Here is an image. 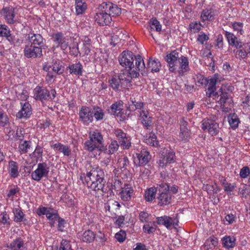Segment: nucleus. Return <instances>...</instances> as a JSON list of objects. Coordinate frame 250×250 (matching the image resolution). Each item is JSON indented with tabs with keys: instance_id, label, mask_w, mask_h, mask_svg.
Here are the masks:
<instances>
[{
	"instance_id": "obj_33",
	"label": "nucleus",
	"mask_w": 250,
	"mask_h": 250,
	"mask_svg": "<svg viewBox=\"0 0 250 250\" xmlns=\"http://www.w3.org/2000/svg\"><path fill=\"white\" fill-rule=\"evenodd\" d=\"M95 238V234L94 232L90 230H87L83 232L82 235V240L83 242H85L86 243H91Z\"/></svg>"
},
{
	"instance_id": "obj_2",
	"label": "nucleus",
	"mask_w": 250,
	"mask_h": 250,
	"mask_svg": "<svg viewBox=\"0 0 250 250\" xmlns=\"http://www.w3.org/2000/svg\"><path fill=\"white\" fill-rule=\"evenodd\" d=\"M34 93L35 99L41 101L52 100L55 97L56 94L55 89H51L49 92L46 88L40 86H37L34 89Z\"/></svg>"
},
{
	"instance_id": "obj_5",
	"label": "nucleus",
	"mask_w": 250,
	"mask_h": 250,
	"mask_svg": "<svg viewBox=\"0 0 250 250\" xmlns=\"http://www.w3.org/2000/svg\"><path fill=\"white\" fill-rule=\"evenodd\" d=\"M49 167L45 163H39L37 168L31 173V177L34 180L39 181L42 177H47Z\"/></svg>"
},
{
	"instance_id": "obj_46",
	"label": "nucleus",
	"mask_w": 250,
	"mask_h": 250,
	"mask_svg": "<svg viewBox=\"0 0 250 250\" xmlns=\"http://www.w3.org/2000/svg\"><path fill=\"white\" fill-rule=\"evenodd\" d=\"M53 37L54 38V42L58 44V46L61 43H62L63 41L65 40V38L63 36L62 32H58L53 34Z\"/></svg>"
},
{
	"instance_id": "obj_62",
	"label": "nucleus",
	"mask_w": 250,
	"mask_h": 250,
	"mask_svg": "<svg viewBox=\"0 0 250 250\" xmlns=\"http://www.w3.org/2000/svg\"><path fill=\"white\" fill-rule=\"evenodd\" d=\"M208 37L204 33H201L197 38V41L202 44L204 43L205 41H208Z\"/></svg>"
},
{
	"instance_id": "obj_58",
	"label": "nucleus",
	"mask_w": 250,
	"mask_h": 250,
	"mask_svg": "<svg viewBox=\"0 0 250 250\" xmlns=\"http://www.w3.org/2000/svg\"><path fill=\"white\" fill-rule=\"evenodd\" d=\"M119 164L121 169L124 168V170L126 171V167L129 165V161L128 160L127 157L124 156L122 159H120Z\"/></svg>"
},
{
	"instance_id": "obj_20",
	"label": "nucleus",
	"mask_w": 250,
	"mask_h": 250,
	"mask_svg": "<svg viewBox=\"0 0 250 250\" xmlns=\"http://www.w3.org/2000/svg\"><path fill=\"white\" fill-rule=\"evenodd\" d=\"M118 76L122 82V84L125 87L127 86L128 84L131 82V76L130 75L129 69L122 70Z\"/></svg>"
},
{
	"instance_id": "obj_56",
	"label": "nucleus",
	"mask_w": 250,
	"mask_h": 250,
	"mask_svg": "<svg viewBox=\"0 0 250 250\" xmlns=\"http://www.w3.org/2000/svg\"><path fill=\"white\" fill-rule=\"evenodd\" d=\"M59 215L57 213H52L47 217L50 220V224L51 227L54 226L56 221L59 219Z\"/></svg>"
},
{
	"instance_id": "obj_14",
	"label": "nucleus",
	"mask_w": 250,
	"mask_h": 250,
	"mask_svg": "<svg viewBox=\"0 0 250 250\" xmlns=\"http://www.w3.org/2000/svg\"><path fill=\"white\" fill-rule=\"evenodd\" d=\"M156 223L158 225H163L167 229H169L171 226H178V221L176 218H172L169 216L164 215L156 218Z\"/></svg>"
},
{
	"instance_id": "obj_35",
	"label": "nucleus",
	"mask_w": 250,
	"mask_h": 250,
	"mask_svg": "<svg viewBox=\"0 0 250 250\" xmlns=\"http://www.w3.org/2000/svg\"><path fill=\"white\" fill-rule=\"evenodd\" d=\"M92 47L91 40L86 36H85L83 41V49L85 55H88Z\"/></svg>"
},
{
	"instance_id": "obj_64",
	"label": "nucleus",
	"mask_w": 250,
	"mask_h": 250,
	"mask_svg": "<svg viewBox=\"0 0 250 250\" xmlns=\"http://www.w3.org/2000/svg\"><path fill=\"white\" fill-rule=\"evenodd\" d=\"M42 148L41 146H37L34 152V155L35 157L37 158H41L42 157Z\"/></svg>"
},
{
	"instance_id": "obj_34",
	"label": "nucleus",
	"mask_w": 250,
	"mask_h": 250,
	"mask_svg": "<svg viewBox=\"0 0 250 250\" xmlns=\"http://www.w3.org/2000/svg\"><path fill=\"white\" fill-rule=\"evenodd\" d=\"M54 148L63 153L64 155L69 156L71 153V150L67 146H64L61 143L55 144L52 146Z\"/></svg>"
},
{
	"instance_id": "obj_43",
	"label": "nucleus",
	"mask_w": 250,
	"mask_h": 250,
	"mask_svg": "<svg viewBox=\"0 0 250 250\" xmlns=\"http://www.w3.org/2000/svg\"><path fill=\"white\" fill-rule=\"evenodd\" d=\"M14 213V221L17 222H21L24 215L23 212L20 208H15L13 210Z\"/></svg>"
},
{
	"instance_id": "obj_47",
	"label": "nucleus",
	"mask_w": 250,
	"mask_h": 250,
	"mask_svg": "<svg viewBox=\"0 0 250 250\" xmlns=\"http://www.w3.org/2000/svg\"><path fill=\"white\" fill-rule=\"evenodd\" d=\"M150 23L151 24L152 29L155 28L157 32H160L162 30V25L156 18H152L150 20Z\"/></svg>"
},
{
	"instance_id": "obj_26",
	"label": "nucleus",
	"mask_w": 250,
	"mask_h": 250,
	"mask_svg": "<svg viewBox=\"0 0 250 250\" xmlns=\"http://www.w3.org/2000/svg\"><path fill=\"white\" fill-rule=\"evenodd\" d=\"M84 146L86 148V149L90 152L93 151L96 148L100 151L104 150L103 146H99V144L98 145L97 143L95 142L93 140H91V139L84 143Z\"/></svg>"
},
{
	"instance_id": "obj_44",
	"label": "nucleus",
	"mask_w": 250,
	"mask_h": 250,
	"mask_svg": "<svg viewBox=\"0 0 250 250\" xmlns=\"http://www.w3.org/2000/svg\"><path fill=\"white\" fill-rule=\"evenodd\" d=\"M134 58L135 59L136 67V69H138V70L140 71L145 67L144 62H143V60L140 55H134Z\"/></svg>"
},
{
	"instance_id": "obj_6",
	"label": "nucleus",
	"mask_w": 250,
	"mask_h": 250,
	"mask_svg": "<svg viewBox=\"0 0 250 250\" xmlns=\"http://www.w3.org/2000/svg\"><path fill=\"white\" fill-rule=\"evenodd\" d=\"M217 79L212 78L209 79L207 78L203 79L200 83L202 84H207L208 87L206 91V94L208 97H213V98H218L219 94L217 92H215L216 90V84Z\"/></svg>"
},
{
	"instance_id": "obj_7",
	"label": "nucleus",
	"mask_w": 250,
	"mask_h": 250,
	"mask_svg": "<svg viewBox=\"0 0 250 250\" xmlns=\"http://www.w3.org/2000/svg\"><path fill=\"white\" fill-rule=\"evenodd\" d=\"M179 58V53L176 50L170 52H167V54L165 57V60L167 63L170 71L174 72L177 69Z\"/></svg>"
},
{
	"instance_id": "obj_19",
	"label": "nucleus",
	"mask_w": 250,
	"mask_h": 250,
	"mask_svg": "<svg viewBox=\"0 0 250 250\" xmlns=\"http://www.w3.org/2000/svg\"><path fill=\"white\" fill-rule=\"evenodd\" d=\"M83 65L80 62L69 64L66 67V70H69L70 74L78 77L83 75Z\"/></svg>"
},
{
	"instance_id": "obj_36",
	"label": "nucleus",
	"mask_w": 250,
	"mask_h": 250,
	"mask_svg": "<svg viewBox=\"0 0 250 250\" xmlns=\"http://www.w3.org/2000/svg\"><path fill=\"white\" fill-rule=\"evenodd\" d=\"M214 13L211 9H205L202 12L201 18L203 21H212L214 19Z\"/></svg>"
},
{
	"instance_id": "obj_54",
	"label": "nucleus",
	"mask_w": 250,
	"mask_h": 250,
	"mask_svg": "<svg viewBox=\"0 0 250 250\" xmlns=\"http://www.w3.org/2000/svg\"><path fill=\"white\" fill-rule=\"evenodd\" d=\"M10 33L7 26L4 24H0V36L6 37Z\"/></svg>"
},
{
	"instance_id": "obj_59",
	"label": "nucleus",
	"mask_w": 250,
	"mask_h": 250,
	"mask_svg": "<svg viewBox=\"0 0 250 250\" xmlns=\"http://www.w3.org/2000/svg\"><path fill=\"white\" fill-rule=\"evenodd\" d=\"M8 122L7 116L3 113L0 112V126H4Z\"/></svg>"
},
{
	"instance_id": "obj_16",
	"label": "nucleus",
	"mask_w": 250,
	"mask_h": 250,
	"mask_svg": "<svg viewBox=\"0 0 250 250\" xmlns=\"http://www.w3.org/2000/svg\"><path fill=\"white\" fill-rule=\"evenodd\" d=\"M86 176L88 180L94 181L96 179L103 178L104 177V171L99 167H93L90 171L87 173Z\"/></svg>"
},
{
	"instance_id": "obj_53",
	"label": "nucleus",
	"mask_w": 250,
	"mask_h": 250,
	"mask_svg": "<svg viewBox=\"0 0 250 250\" xmlns=\"http://www.w3.org/2000/svg\"><path fill=\"white\" fill-rule=\"evenodd\" d=\"M52 70L54 72H56L59 75H60L62 74L63 72L64 67L60 63L58 64L55 63L53 65Z\"/></svg>"
},
{
	"instance_id": "obj_49",
	"label": "nucleus",
	"mask_w": 250,
	"mask_h": 250,
	"mask_svg": "<svg viewBox=\"0 0 250 250\" xmlns=\"http://www.w3.org/2000/svg\"><path fill=\"white\" fill-rule=\"evenodd\" d=\"M164 157H165L166 161L169 164L173 163L175 159V152L173 151L170 150L166 154Z\"/></svg>"
},
{
	"instance_id": "obj_23",
	"label": "nucleus",
	"mask_w": 250,
	"mask_h": 250,
	"mask_svg": "<svg viewBox=\"0 0 250 250\" xmlns=\"http://www.w3.org/2000/svg\"><path fill=\"white\" fill-rule=\"evenodd\" d=\"M8 173L10 177L17 178L19 176V167L18 163L12 160L9 161Z\"/></svg>"
},
{
	"instance_id": "obj_51",
	"label": "nucleus",
	"mask_w": 250,
	"mask_h": 250,
	"mask_svg": "<svg viewBox=\"0 0 250 250\" xmlns=\"http://www.w3.org/2000/svg\"><path fill=\"white\" fill-rule=\"evenodd\" d=\"M30 147L29 142L27 141H23V143H20L19 146V150L21 154L27 152V149Z\"/></svg>"
},
{
	"instance_id": "obj_21",
	"label": "nucleus",
	"mask_w": 250,
	"mask_h": 250,
	"mask_svg": "<svg viewBox=\"0 0 250 250\" xmlns=\"http://www.w3.org/2000/svg\"><path fill=\"white\" fill-rule=\"evenodd\" d=\"M159 193V196L157 197L159 200V205L162 206L168 205L170 203L171 197L169 191L163 192V191L160 190Z\"/></svg>"
},
{
	"instance_id": "obj_12",
	"label": "nucleus",
	"mask_w": 250,
	"mask_h": 250,
	"mask_svg": "<svg viewBox=\"0 0 250 250\" xmlns=\"http://www.w3.org/2000/svg\"><path fill=\"white\" fill-rule=\"evenodd\" d=\"M86 182L87 187L92 190L95 191L102 190L103 192H105V191L104 190V187L106 183L104 177H103V178L96 179L94 181L87 179Z\"/></svg>"
},
{
	"instance_id": "obj_3",
	"label": "nucleus",
	"mask_w": 250,
	"mask_h": 250,
	"mask_svg": "<svg viewBox=\"0 0 250 250\" xmlns=\"http://www.w3.org/2000/svg\"><path fill=\"white\" fill-rule=\"evenodd\" d=\"M218 92L219 97L220 96L218 103L220 104L223 111L228 112L233 105L232 97L229 93L224 92L222 88H220Z\"/></svg>"
},
{
	"instance_id": "obj_24",
	"label": "nucleus",
	"mask_w": 250,
	"mask_h": 250,
	"mask_svg": "<svg viewBox=\"0 0 250 250\" xmlns=\"http://www.w3.org/2000/svg\"><path fill=\"white\" fill-rule=\"evenodd\" d=\"M147 111L142 110L140 112V117L142 120V123L147 129L151 126L152 123L151 117L148 116Z\"/></svg>"
},
{
	"instance_id": "obj_55",
	"label": "nucleus",
	"mask_w": 250,
	"mask_h": 250,
	"mask_svg": "<svg viewBox=\"0 0 250 250\" xmlns=\"http://www.w3.org/2000/svg\"><path fill=\"white\" fill-rule=\"evenodd\" d=\"M240 176L242 178H246L250 174V169L248 167H243L240 171Z\"/></svg>"
},
{
	"instance_id": "obj_22",
	"label": "nucleus",
	"mask_w": 250,
	"mask_h": 250,
	"mask_svg": "<svg viewBox=\"0 0 250 250\" xmlns=\"http://www.w3.org/2000/svg\"><path fill=\"white\" fill-rule=\"evenodd\" d=\"M7 247L12 250H27L26 248L24 246L23 240L20 237L14 240L7 246Z\"/></svg>"
},
{
	"instance_id": "obj_15",
	"label": "nucleus",
	"mask_w": 250,
	"mask_h": 250,
	"mask_svg": "<svg viewBox=\"0 0 250 250\" xmlns=\"http://www.w3.org/2000/svg\"><path fill=\"white\" fill-rule=\"evenodd\" d=\"M3 16L8 23L14 24L17 21L15 9L12 7H6L2 9Z\"/></svg>"
},
{
	"instance_id": "obj_10",
	"label": "nucleus",
	"mask_w": 250,
	"mask_h": 250,
	"mask_svg": "<svg viewBox=\"0 0 250 250\" xmlns=\"http://www.w3.org/2000/svg\"><path fill=\"white\" fill-rule=\"evenodd\" d=\"M94 111L90 107L82 106L79 111L80 120L84 125H88L93 120Z\"/></svg>"
},
{
	"instance_id": "obj_30",
	"label": "nucleus",
	"mask_w": 250,
	"mask_h": 250,
	"mask_svg": "<svg viewBox=\"0 0 250 250\" xmlns=\"http://www.w3.org/2000/svg\"><path fill=\"white\" fill-rule=\"evenodd\" d=\"M236 239L233 236H226L222 239V244L224 247L229 249L235 246Z\"/></svg>"
},
{
	"instance_id": "obj_9",
	"label": "nucleus",
	"mask_w": 250,
	"mask_h": 250,
	"mask_svg": "<svg viewBox=\"0 0 250 250\" xmlns=\"http://www.w3.org/2000/svg\"><path fill=\"white\" fill-rule=\"evenodd\" d=\"M43 47H38L32 44L25 45L24 49V55L27 58H41L42 56Z\"/></svg>"
},
{
	"instance_id": "obj_48",
	"label": "nucleus",
	"mask_w": 250,
	"mask_h": 250,
	"mask_svg": "<svg viewBox=\"0 0 250 250\" xmlns=\"http://www.w3.org/2000/svg\"><path fill=\"white\" fill-rule=\"evenodd\" d=\"M201 24L195 21L189 24V27L190 31L193 33L198 32L201 29Z\"/></svg>"
},
{
	"instance_id": "obj_61",
	"label": "nucleus",
	"mask_w": 250,
	"mask_h": 250,
	"mask_svg": "<svg viewBox=\"0 0 250 250\" xmlns=\"http://www.w3.org/2000/svg\"><path fill=\"white\" fill-rule=\"evenodd\" d=\"M58 222V229L60 231L62 232L63 231V228L64 227V224H66V222L64 219L59 217V219L57 220Z\"/></svg>"
},
{
	"instance_id": "obj_41",
	"label": "nucleus",
	"mask_w": 250,
	"mask_h": 250,
	"mask_svg": "<svg viewBox=\"0 0 250 250\" xmlns=\"http://www.w3.org/2000/svg\"><path fill=\"white\" fill-rule=\"evenodd\" d=\"M89 138L97 143L99 146H102L103 136L100 132H94L92 134L89 133Z\"/></svg>"
},
{
	"instance_id": "obj_11",
	"label": "nucleus",
	"mask_w": 250,
	"mask_h": 250,
	"mask_svg": "<svg viewBox=\"0 0 250 250\" xmlns=\"http://www.w3.org/2000/svg\"><path fill=\"white\" fill-rule=\"evenodd\" d=\"M136 157L134 158V162L137 166H145L151 159L149 152L145 149L142 150L139 153H136Z\"/></svg>"
},
{
	"instance_id": "obj_39",
	"label": "nucleus",
	"mask_w": 250,
	"mask_h": 250,
	"mask_svg": "<svg viewBox=\"0 0 250 250\" xmlns=\"http://www.w3.org/2000/svg\"><path fill=\"white\" fill-rule=\"evenodd\" d=\"M178 63L180 64V68L184 72L188 71V61L187 57L182 56L179 58Z\"/></svg>"
},
{
	"instance_id": "obj_63",
	"label": "nucleus",
	"mask_w": 250,
	"mask_h": 250,
	"mask_svg": "<svg viewBox=\"0 0 250 250\" xmlns=\"http://www.w3.org/2000/svg\"><path fill=\"white\" fill-rule=\"evenodd\" d=\"M222 185L224 187V189L226 191L230 192L233 190L234 186L228 183H223Z\"/></svg>"
},
{
	"instance_id": "obj_25",
	"label": "nucleus",
	"mask_w": 250,
	"mask_h": 250,
	"mask_svg": "<svg viewBox=\"0 0 250 250\" xmlns=\"http://www.w3.org/2000/svg\"><path fill=\"white\" fill-rule=\"evenodd\" d=\"M75 3L76 14H83L87 9V4L84 0H75Z\"/></svg>"
},
{
	"instance_id": "obj_42",
	"label": "nucleus",
	"mask_w": 250,
	"mask_h": 250,
	"mask_svg": "<svg viewBox=\"0 0 250 250\" xmlns=\"http://www.w3.org/2000/svg\"><path fill=\"white\" fill-rule=\"evenodd\" d=\"M119 147V145L117 141H112L111 144L108 146V149H106V153L109 154H113L114 152L118 150Z\"/></svg>"
},
{
	"instance_id": "obj_1",
	"label": "nucleus",
	"mask_w": 250,
	"mask_h": 250,
	"mask_svg": "<svg viewBox=\"0 0 250 250\" xmlns=\"http://www.w3.org/2000/svg\"><path fill=\"white\" fill-rule=\"evenodd\" d=\"M121 14V8L110 2H104L99 5L94 17L95 21L100 25H109L112 21V16Z\"/></svg>"
},
{
	"instance_id": "obj_8",
	"label": "nucleus",
	"mask_w": 250,
	"mask_h": 250,
	"mask_svg": "<svg viewBox=\"0 0 250 250\" xmlns=\"http://www.w3.org/2000/svg\"><path fill=\"white\" fill-rule=\"evenodd\" d=\"M202 128L203 130H207L212 136L216 135L219 132L218 124L215 123L214 120L204 119L202 122Z\"/></svg>"
},
{
	"instance_id": "obj_17",
	"label": "nucleus",
	"mask_w": 250,
	"mask_h": 250,
	"mask_svg": "<svg viewBox=\"0 0 250 250\" xmlns=\"http://www.w3.org/2000/svg\"><path fill=\"white\" fill-rule=\"evenodd\" d=\"M21 108L16 114L19 118H27L32 114L31 106L29 103H21Z\"/></svg>"
},
{
	"instance_id": "obj_13",
	"label": "nucleus",
	"mask_w": 250,
	"mask_h": 250,
	"mask_svg": "<svg viewBox=\"0 0 250 250\" xmlns=\"http://www.w3.org/2000/svg\"><path fill=\"white\" fill-rule=\"evenodd\" d=\"M188 123L185 120V118H182L180 121V131L179 133V139L181 141L187 142L188 141L190 133V131L187 128Z\"/></svg>"
},
{
	"instance_id": "obj_37",
	"label": "nucleus",
	"mask_w": 250,
	"mask_h": 250,
	"mask_svg": "<svg viewBox=\"0 0 250 250\" xmlns=\"http://www.w3.org/2000/svg\"><path fill=\"white\" fill-rule=\"evenodd\" d=\"M228 120L229 125L233 128L237 127L240 122L239 118L235 113L229 114L228 116Z\"/></svg>"
},
{
	"instance_id": "obj_28",
	"label": "nucleus",
	"mask_w": 250,
	"mask_h": 250,
	"mask_svg": "<svg viewBox=\"0 0 250 250\" xmlns=\"http://www.w3.org/2000/svg\"><path fill=\"white\" fill-rule=\"evenodd\" d=\"M110 86L114 90H119L120 88H125L124 85L122 84V82L118 76L113 77L108 80Z\"/></svg>"
},
{
	"instance_id": "obj_50",
	"label": "nucleus",
	"mask_w": 250,
	"mask_h": 250,
	"mask_svg": "<svg viewBox=\"0 0 250 250\" xmlns=\"http://www.w3.org/2000/svg\"><path fill=\"white\" fill-rule=\"evenodd\" d=\"M80 53L78 44L77 42H74L70 47V53L71 55L76 57Z\"/></svg>"
},
{
	"instance_id": "obj_4",
	"label": "nucleus",
	"mask_w": 250,
	"mask_h": 250,
	"mask_svg": "<svg viewBox=\"0 0 250 250\" xmlns=\"http://www.w3.org/2000/svg\"><path fill=\"white\" fill-rule=\"evenodd\" d=\"M134 55L131 51H124L119 57V62L122 66L128 67L131 70L134 66Z\"/></svg>"
},
{
	"instance_id": "obj_38",
	"label": "nucleus",
	"mask_w": 250,
	"mask_h": 250,
	"mask_svg": "<svg viewBox=\"0 0 250 250\" xmlns=\"http://www.w3.org/2000/svg\"><path fill=\"white\" fill-rule=\"evenodd\" d=\"M131 104H129L128 107L130 111H135L136 109H141L143 107L144 103L142 102H136V100H133L132 98L130 99Z\"/></svg>"
},
{
	"instance_id": "obj_32",
	"label": "nucleus",
	"mask_w": 250,
	"mask_h": 250,
	"mask_svg": "<svg viewBox=\"0 0 250 250\" xmlns=\"http://www.w3.org/2000/svg\"><path fill=\"white\" fill-rule=\"evenodd\" d=\"M157 188L152 187L147 189L145 193V198L148 202H151L155 198Z\"/></svg>"
},
{
	"instance_id": "obj_40",
	"label": "nucleus",
	"mask_w": 250,
	"mask_h": 250,
	"mask_svg": "<svg viewBox=\"0 0 250 250\" xmlns=\"http://www.w3.org/2000/svg\"><path fill=\"white\" fill-rule=\"evenodd\" d=\"M144 140L147 144L151 146H155L158 145V141L157 140V137L155 134H152L149 136L146 135L144 136Z\"/></svg>"
},
{
	"instance_id": "obj_27",
	"label": "nucleus",
	"mask_w": 250,
	"mask_h": 250,
	"mask_svg": "<svg viewBox=\"0 0 250 250\" xmlns=\"http://www.w3.org/2000/svg\"><path fill=\"white\" fill-rule=\"evenodd\" d=\"M125 187L120 192V197L124 201H127L130 200L133 189L131 187H128V185Z\"/></svg>"
},
{
	"instance_id": "obj_31",
	"label": "nucleus",
	"mask_w": 250,
	"mask_h": 250,
	"mask_svg": "<svg viewBox=\"0 0 250 250\" xmlns=\"http://www.w3.org/2000/svg\"><path fill=\"white\" fill-rule=\"evenodd\" d=\"M152 59L149 58L147 63V68L149 69L151 72H158L160 70L161 67V63L158 59H155L152 61Z\"/></svg>"
},
{
	"instance_id": "obj_18",
	"label": "nucleus",
	"mask_w": 250,
	"mask_h": 250,
	"mask_svg": "<svg viewBox=\"0 0 250 250\" xmlns=\"http://www.w3.org/2000/svg\"><path fill=\"white\" fill-rule=\"evenodd\" d=\"M28 39L31 42V44L33 45H37L39 46V47H43L42 49H45L47 47V46L44 43V39L39 34H33L32 36L29 35Z\"/></svg>"
},
{
	"instance_id": "obj_29",
	"label": "nucleus",
	"mask_w": 250,
	"mask_h": 250,
	"mask_svg": "<svg viewBox=\"0 0 250 250\" xmlns=\"http://www.w3.org/2000/svg\"><path fill=\"white\" fill-rule=\"evenodd\" d=\"M123 103L116 102L111 105L110 109L108 110L111 114L118 116L123 109Z\"/></svg>"
},
{
	"instance_id": "obj_52",
	"label": "nucleus",
	"mask_w": 250,
	"mask_h": 250,
	"mask_svg": "<svg viewBox=\"0 0 250 250\" xmlns=\"http://www.w3.org/2000/svg\"><path fill=\"white\" fill-rule=\"evenodd\" d=\"M225 36L227 39V40L230 45L234 44L235 40H237V38L232 33L228 31H226Z\"/></svg>"
},
{
	"instance_id": "obj_57",
	"label": "nucleus",
	"mask_w": 250,
	"mask_h": 250,
	"mask_svg": "<svg viewBox=\"0 0 250 250\" xmlns=\"http://www.w3.org/2000/svg\"><path fill=\"white\" fill-rule=\"evenodd\" d=\"M126 233L125 231L120 230L119 232L116 233L115 235V238L119 242H123L125 238Z\"/></svg>"
},
{
	"instance_id": "obj_60",
	"label": "nucleus",
	"mask_w": 250,
	"mask_h": 250,
	"mask_svg": "<svg viewBox=\"0 0 250 250\" xmlns=\"http://www.w3.org/2000/svg\"><path fill=\"white\" fill-rule=\"evenodd\" d=\"M157 188V191L160 192V190L163 191V192L168 191L169 190V186L166 183H161L158 185L156 188Z\"/></svg>"
},
{
	"instance_id": "obj_45",
	"label": "nucleus",
	"mask_w": 250,
	"mask_h": 250,
	"mask_svg": "<svg viewBox=\"0 0 250 250\" xmlns=\"http://www.w3.org/2000/svg\"><path fill=\"white\" fill-rule=\"evenodd\" d=\"M118 141L120 146L123 149H129L131 146V143L126 135L124 138H123V139H121Z\"/></svg>"
}]
</instances>
